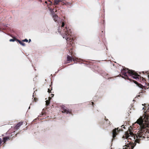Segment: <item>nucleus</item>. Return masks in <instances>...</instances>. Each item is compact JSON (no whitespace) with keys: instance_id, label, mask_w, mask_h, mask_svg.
Returning a JSON list of instances; mask_svg holds the SVG:
<instances>
[{"instance_id":"27","label":"nucleus","mask_w":149,"mask_h":149,"mask_svg":"<svg viewBox=\"0 0 149 149\" xmlns=\"http://www.w3.org/2000/svg\"><path fill=\"white\" fill-rule=\"evenodd\" d=\"M110 122H109V124H110Z\"/></svg>"},{"instance_id":"6","label":"nucleus","mask_w":149,"mask_h":149,"mask_svg":"<svg viewBox=\"0 0 149 149\" xmlns=\"http://www.w3.org/2000/svg\"><path fill=\"white\" fill-rule=\"evenodd\" d=\"M62 112V113H66V114L72 113V110L68 109H67L65 107H62L61 108Z\"/></svg>"},{"instance_id":"13","label":"nucleus","mask_w":149,"mask_h":149,"mask_svg":"<svg viewBox=\"0 0 149 149\" xmlns=\"http://www.w3.org/2000/svg\"><path fill=\"white\" fill-rule=\"evenodd\" d=\"M17 39L15 38H14L13 39H11L9 41L10 42H14L15 40L17 41Z\"/></svg>"},{"instance_id":"15","label":"nucleus","mask_w":149,"mask_h":149,"mask_svg":"<svg viewBox=\"0 0 149 149\" xmlns=\"http://www.w3.org/2000/svg\"><path fill=\"white\" fill-rule=\"evenodd\" d=\"M38 100V99L36 98H34V99L33 100V101H34L36 102Z\"/></svg>"},{"instance_id":"3","label":"nucleus","mask_w":149,"mask_h":149,"mask_svg":"<svg viewBox=\"0 0 149 149\" xmlns=\"http://www.w3.org/2000/svg\"><path fill=\"white\" fill-rule=\"evenodd\" d=\"M64 22H62L61 26V30L60 31H59V32H60L63 38H65L68 44L67 47H70L72 46L73 39L70 34L71 32L70 29L67 26H66L65 28H64Z\"/></svg>"},{"instance_id":"19","label":"nucleus","mask_w":149,"mask_h":149,"mask_svg":"<svg viewBox=\"0 0 149 149\" xmlns=\"http://www.w3.org/2000/svg\"><path fill=\"white\" fill-rule=\"evenodd\" d=\"M105 120H106V121H107L108 120V119H106V118H105Z\"/></svg>"},{"instance_id":"5","label":"nucleus","mask_w":149,"mask_h":149,"mask_svg":"<svg viewBox=\"0 0 149 149\" xmlns=\"http://www.w3.org/2000/svg\"><path fill=\"white\" fill-rule=\"evenodd\" d=\"M67 59L65 61L64 64H66L67 63H70L72 60L73 61H77V58L76 57H72V56H70L69 55H67Z\"/></svg>"},{"instance_id":"9","label":"nucleus","mask_w":149,"mask_h":149,"mask_svg":"<svg viewBox=\"0 0 149 149\" xmlns=\"http://www.w3.org/2000/svg\"><path fill=\"white\" fill-rule=\"evenodd\" d=\"M53 19H54V20L55 22H56L58 19V17L57 15L54 14L53 15Z\"/></svg>"},{"instance_id":"8","label":"nucleus","mask_w":149,"mask_h":149,"mask_svg":"<svg viewBox=\"0 0 149 149\" xmlns=\"http://www.w3.org/2000/svg\"><path fill=\"white\" fill-rule=\"evenodd\" d=\"M63 0H54V4L56 5L58 4L59 3L62 1Z\"/></svg>"},{"instance_id":"14","label":"nucleus","mask_w":149,"mask_h":149,"mask_svg":"<svg viewBox=\"0 0 149 149\" xmlns=\"http://www.w3.org/2000/svg\"><path fill=\"white\" fill-rule=\"evenodd\" d=\"M50 101L49 100H47L46 101V104L47 106L48 105L50 104Z\"/></svg>"},{"instance_id":"10","label":"nucleus","mask_w":149,"mask_h":149,"mask_svg":"<svg viewBox=\"0 0 149 149\" xmlns=\"http://www.w3.org/2000/svg\"><path fill=\"white\" fill-rule=\"evenodd\" d=\"M10 137H9V136H6L3 138V141H4V143H5L6 141L10 139Z\"/></svg>"},{"instance_id":"12","label":"nucleus","mask_w":149,"mask_h":149,"mask_svg":"<svg viewBox=\"0 0 149 149\" xmlns=\"http://www.w3.org/2000/svg\"><path fill=\"white\" fill-rule=\"evenodd\" d=\"M102 75L105 78H109L108 76V74L106 73H105L104 74V73H102Z\"/></svg>"},{"instance_id":"16","label":"nucleus","mask_w":149,"mask_h":149,"mask_svg":"<svg viewBox=\"0 0 149 149\" xmlns=\"http://www.w3.org/2000/svg\"><path fill=\"white\" fill-rule=\"evenodd\" d=\"M23 41L24 42H28V40L26 39L24 40H23Z\"/></svg>"},{"instance_id":"21","label":"nucleus","mask_w":149,"mask_h":149,"mask_svg":"<svg viewBox=\"0 0 149 149\" xmlns=\"http://www.w3.org/2000/svg\"><path fill=\"white\" fill-rule=\"evenodd\" d=\"M49 99H51V98L50 97H49Z\"/></svg>"},{"instance_id":"25","label":"nucleus","mask_w":149,"mask_h":149,"mask_svg":"<svg viewBox=\"0 0 149 149\" xmlns=\"http://www.w3.org/2000/svg\"><path fill=\"white\" fill-rule=\"evenodd\" d=\"M50 2H51V3H52V2L51 1H49Z\"/></svg>"},{"instance_id":"18","label":"nucleus","mask_w":149,"mask_h":149,"mask_svg":"<svg viewBox=\"0 0 149 149\" xmlns=\"http://www.w3.org/2000/svg\"><path fill=\"white\" fill-rule=\"evenodd\" d=\"M91 103H92V106L93 107L94 104V103L93 102H92Z\"/></svg>"},{"instance_id":"20","label":"nucleus","mask_w":149,"mask_h":149,"mask_svg":"<svg viewBox=\"0 0 149 149\" xmlns=\"http://www.w3.org/2000/svg\"><path fill=\"white\" fill-rule=\"evenodd\" d=\"M52 97H53V96L54 95L53 94H52Z\"/></svg>"},{"instance_id":"1","label":"nucleus","mask_w":149,"mask_h":149,"mask_svg":"<svg viewBox=\"0 0 149 149\" xmlns=\"http://www.w3.org/2000/svg\"><path fill=\"white\" fill-rule=\"evenodd\" d=\"M148 110L145 112L143 115L140 117L136 123L140 126V128L136 134H134L130 130L127 131L123 137H125L127 139H133L134 141V143L130 142L123 146V149H133L136 144V143H140L141 139L143 138H149V131L147 127H149V114Z\"/></svg>"},{"instance_id":"24","label":"nucleus","mask_w":149,"mask_h":149,"mask_svg":"<svg viewBox=\"0 0 149 149\" xmlns=\"http://www.w3.org/2000/svg\"><path fill=\"white\" fill-rule=\"evenodd\" d=\"M12 135H13L12 134H11V136H11H11H12Z\"/></svg>"},{"instance_id":"4","label":"nucleus","mask_w":149,"mask_h":149,"mask_svg":"<svg viewBox=\"0 0 149 149\" xmlns=\"http://www.w3.org/2000/svg\"><path fill=\"white\" fill-rule=\"evenodd\" d=\"M121 127V129H120V128H119V127H118L116 128H115L112 131V140H114L115 139H116V135L118 134L120 131L121 130L123 131V130L122 129V127H123L124 129L125 128L124 125H122Z\"/></svg>"},{"instance_id":"26","label":"nucleus","mask_w":149,"mask_h":149,"mask_svg":"<svg viewBox=\"0 0 149 149\" xmlns=\"http://www.w3.org/2000/svg\"><path fill=\"white\" fill-rule=\"evenodd\" d=\"M45 3H47V2H46V1H45Z\"/></svg>"},{"instance_id":"17","label":"nucleus","mask_w":149,"mask_h":149,"mask_svg":"<svg viewBox=\"0 0 149 149\" xmlns=\"http://www.w3.org/2000/svg\"><path fill=\"white\" fill-rule=\"evenodd\" d=\"M48 90L47 91L49 93H50V92H51V90L49 89L48 88Z\"/></svg>"},{"instance_id":"22","label":"nucleus","mask_w":149,"mask_h":149,"mask_svg":"<svg viewBox=\"0 0 149 149\" xmlns=\"http://www.w3.org/2000/svg\"><path fill=\"white\" fill-rule=\"evenodd\" d=\"M29 42H30L31 41V39H30V40H29Z\"/></svg>"},{"instance_id":"2","label":"nucleus","mask_w":149,"mask_h":149,"mask_svg":"<svg viewBox=\"0 0 149 149\" xmlns=\"http://www.w3.org/2000/svg\"><path fill=\"white\" fill-rule=\"evenodd\" d=\"M121 73L122 76H121V74H120V77L125 79L130 80L131 82H134L139 87L142 88L143 86L141 84H139L136 81L130 78V77H131L133 79H134L137 80L140 79V75L134 71L124 68L123 70H121Z\"/></svg>"},{"instance_id":"23","label":"nucleus","mask_w":149,"mask_h":149,"mask_svg":"<svg viewBox=\"0 0 149 149\" xmlns=\"http://www.w3.org/2000/svg\"><path fill=\"white\" fill-rule=\"evenodd\" d=\"M17 134H15V136H16Z\"/></svg>"},{"instance_id":"7","label":"nucleus","mask_w":149,"mask_h":149,"mask_svg":"<svg viewBox=\"0 0 149 149\" xmlns=\"http://www.w3.org/2000/svg\"><path fill=\"white\" fill-rule=\"evenodd\" d=\"M23 122L21 121L18 123L14 127V128L15 130H17L18 129L20 126L23 125Z\"/></svg>"},{"instance_id":"11","label":"nucleus","mask_w":149,"mask_h":149,"mask_svg":"<svg viewBox=\"0 0 149 149\" xmlns=\"http://www.w3.org/2000/svg\"><path fill=\"white\" fill-rule=\"evenodd\" d=\"M17 41L19 42V44H20L22 45H23V46H25V44L24 43H23L22 42L18 40H17Z\"/></svg>"}]
</instances>
